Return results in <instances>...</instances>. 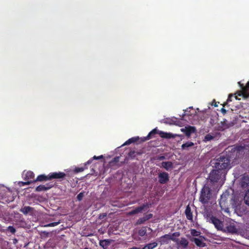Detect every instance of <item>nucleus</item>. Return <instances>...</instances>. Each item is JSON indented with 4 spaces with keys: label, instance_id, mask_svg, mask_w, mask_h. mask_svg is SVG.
Segmentation results:
<instances>
[{
    "label": "nucleus",
    "instance_id": "33",
    "mask_svg": "<svg viewBox=\"0 0 249 249\" xmlns=\"http://www.w3.org/2000/svg\"><path fill=\"white\" fill-rule=\"evenodd\" d=\"M244 200L245 203L249 205V189L248 190V191L246 193L245 196H244Z\"/></svg>",
    "mask_w": 249,
    "mask_h": 249
},
{
    "label": "nucleus",
    "instance_id": "48",
    "mask_svg": "<svg viewBox=\"0 0 249 249\" xmlns=\"http://www.w3.org/2000/svg\"><path fill=\"white\" fill-rule=\"evenodd\" d=\"M200 238H204V236H200Z\"/></svg>",
    "mask_w": 249,
    "mask_h": 249
},
{
    "label": "nucleus",
    "instance_id": "35",
    "mask_svg": "<svg viewBox=\"0 0 249 249\" xmlns=\"http://www.w3.org/2000/svg\"><path fill=\"white\" fill-rule=\"evenodd\" d=\"M87 167H76L74 169V172L77 173L79 172H83L85 169H87Z\"/></svg>",
    "mask_w": 249,
    "mask_h": 249
},
{
    "label": "nucleus",
    "instance_id": "42",
    "mask_svg": "<svg viewBox=\"0 0 249 249\" xmlns=\"http://www.w3.org/2000/svg\"><path fill=\"white\" fill-rule=\"evenodd\" d=\"M218 104H219V102H215V100H213L212 105L213 106H214V107H218Z\"/></svg>",
    "mask_w": 249,
    "mask_h": 249
},
{
    "label": "nucleus",
    "instance_id": "7",
    "mask_svg": "<svg viewBox=\"0 0 249 249\" xmlns=\"http://www.w3.org/2000/svg\"><path fill=\"white\" fill-rule=\"evenodd\" d=\"M159 182L160 184L167 183L169 180L168 173L165 172H160L158 175Z\"/></svg>",
    "mask_w": 249,
    "mask_h": 249
},
{
    "label": "nucleus",
    "instance_id": "14",
    "mask_svg": "<svg viewBox=\"0 0 249 249\" xmlns=\"http://www.w3.org/2000/svg\"><path fill=\"white\" fill-rule=\"evenodd\" d=\"M229 196V194L227 193H223L221 196V198L219 200V203L222 209H223L224 208L226 207L225 203L227 200V196Z\"/></svg>",
    "mask_w": 249,
    "mask_h": 249
},
{
    "label": "nucleus",
    "instance_id": "30",
    "mask_svg": "<svg viewBox=\"0 0 249 249\" xmlns=\"http://www.w3.org/2000/svg\"><path fill=\"white\" fill-rule=\"evenodd\" d=\"M146 227H143L139 230L138 235L141 237H143L146 234Z\"/></svg>",
    "mask_w": 249,
    "mask_h": 249
},
{
    "label": "nucleus",
    "instance_id": "1",
    "mask_svg": "<svg viewBox=\"0 0 249 249\" xmlns=\"http://www.w3.org/2000/svg\"><path fill=\"white\" fill-rule=\"evenodd\" d=\"M156 134H158L162 138L167 139L175 138L176 137L179 136V135L178 134H172V133H168L162 131L158 130L157 129V128H156L153 129L152 131H151L147 136L141 138V141L142 142H144L147 140H149L150 139H151L154 135Z\"/></svg>",
    "mask_w": 249,
    "mask_h": 249
},
{
    "label": "nucleus",
    "instance_id": "12",
    "mask_svg": "<svg viewBox=\"0 0 249 249\" xmlns=\"http://www.w3.org/2000/svg\"><path fill=\"white\" fill-rule=\"evenodd\" d=\"M153 217L152 213H149L144 215L142 217L140 218L136 222V225H141L144 223L146 221L151 219Z\"/></svg>",
    "mask_w": 249,
    "mask_h": 249
},
{
    "label": "nucleus",
    "instance_id": "37",
    "mask_svg": "<svg viewBox=\"0 0 249 249\" xmlns=\"http://www.w3.org/2000/svg\"><path fill=\"white\" fill-rule=\"evenodd\" d=\"M8 230L13 234H14L16 231L15 228L11 226H10L8 227Z\"/></svg>",
    "mask_w": 249,
    "mask_h": 249
},
{
    "label": "nucleus",
    "instance_id": "49",
    "mask_svg": "<svg viewBox=\"0 0 249 249\" xmlns=\"http://www.w3.org/2000/svg\"><path fill=\"white\" fill-rule=\"evenodd\" d=\"M148 229H149V230H151V229L150 228H148Z\"/></svg>",
    "mask_w": 249,
    "mask_h": 249
},
{
    "label": "nucleus",
    "instance_id": "4",
    "mask_svg": "<svg viewBox=\"0 0 249 249\" xmlns=\"http://www.w3.org/2000/svg\"><path fill=\"white\" fill-rule=\"evenodd\" d=\"M206 219L207 221L213 224L215 228L219 231L223 230V222L220 220L216 217L213 216L211 214L207 215Z\"/></svg>",
    "mask_w": 249,
    "mask_h": 249
},
{
    "label": "nucleus",
    "instance_id": "11",
    "mask_svg": "<svg viewBox=\"0 0 249 249\" xmlns=\"http://www.w3.org/2000/svg\"><path fill=\"white\" fill-rule=\"evenodd\" d=\"M181 130L185 134L186 136L189 137L192 133L195 132L196 129L194 126H189L185 127L184 128H182Z\"/></svg>",
    "mask_w": 249,
    "mask_h": 249
},
{
    "label": "nucleus",
    "instance_id": "47",
    "mask_svg": "<svg viewBox=\"0 0 249 249\" xmlns=\"http://www.w3.org/2000/svg\"><path fill=\"white\" fill-rule=\"evenodd\" d=\"M129 249H141L140 248L137 247H133L131 248H130Z\"/></svg>",
    "mask_w": 249,
    "mask_h": 249
},
{
    "label": "nucleus",
    "instance_id": "13",
    "mask_svg": "<svg viewBox=\"0 0 249 249\" xmlns=\"http://www.w3.org/2000/svg\"><path fill=\"white\" fill-rule=\"evenodd\" d=\"M34 209L30 206H24L22 207L19 211L23 213L24 215H27L28 214H30L31 215L33 214Z\"/></svg>",
    "mask_w": 249,
    "mask_h": 249
},
{
    "label": "nucleus",
    "instance_id": "25",
    "mask_svg": "<svg viewBox=\"0 0 249 249\" xmlns=\"http://www.w3.org/2000/svg\"><path fill=\"white\" fill-rule=\"evenodd\" d=\"M140 139L139 137H134L131 138L129 139L127 141H126L123 145H129L131 143H134L135 142H137Z\"/></svg>",
    "mask_w": 249,
    "mask_h": 249
},
{
    "label": "nucleus",
    "instance_id": "31",
    "mask_svg": "<svg viewBox=\"0 0 249 249\" xmlns=\"http://www.w3.org/2000/svg\"><path fill=\"white\" fill-rule=\"evenodd\" d=\"M194 145V143L191 142H187L185 143H183L181 145V148L182 149L185 150L187 149V148L193 146Z\"/></svg>",
    "mask_w": 249,
    "mask_h": 249
},
{
    "label": "nucleus",
    "instance_id": "41",
    "mask_svg": "<svg viewBox=\"0 0 249 249\" xmlns=\"http://www.w3.org/2000/svg\"><path fill=\"white\" fill-rule=\"evenodd\" d=\"M32 182H33V180H30V181H27L26 182H21V183L24 185H29Z\"/></svg>",
    "mask_w": 249,
    "mask_h": 249
},
{
    "label": "nucleus",
    "instance_id": "39",
    "mask_svg": "<svg viewBox=\"0 0 249 249\" xmlns=\"http://www.w3.org/2000/svg\"><path fill=\"white\" fill-rule=\"evenodd\" d=\"M138 213L136 211V209H134V210H131V211L129 212L128 213V214L129 215H134V214H137Z\"/></svg>",
    "mask_w": 249,
    "mask_h": 249
},
{
    "label": "nucleus",
    "instance_id": "34",
    "mask_svg": "<svg viewBox=\"0 0 249 249\" xmlns=\"http://www.w3.org/2000/svg\"><path fill=\"white\" fill-rule=\"evenodd\" d=\"M191 234L193 236H198L200 234V232L195 229H192L191 230Z\"/></svg>",
    "mask_w": 249,
    "mask_h": 249
},
{
    "label": "nucleus",
    "instance_id": "20",
    "mask_svg": "<svg viewBox=\"0 0 249 249\" xmlns=\"http://www.w3.org/2000/svg\"><path fill=\"white\" fill-rule=\"evenodd\" d=\"M192 242H194L195 244L198 247H204L206 244L204 243L201 239L197 238H193L191 239Z\"/></svg>",
    "mask_w": 249,
    "mask_h": 249
},
{
    "label": "nucleus",
    "instance_id": "28",
    "mask_svg": "<svg viewBox=\"0 0 249 249\" xmlns=\"http://www.w3.org/2000/svg\"><path fill=\"white\" fill-rule=\"evenodd\" d=\"M188 241L184 237L181 238V240L179 241V245L184 249L188 247Z\"/></svg>",
    "mask_w": 249,
    "mask_h": 249
},
{
    "label": "nucleus",
    "instance_id": "3",
    "mask_svg": "<svg viewBox=\"0 0 249 249\" xmlns=\"http://www.w3.org/2000/svg\"><path fill=\"white\" fill-rule=\"evenodd\" d=\"M211 195L210 187L209 185L205 184L201 191L200 201L204 204H207L211 198Z\"/></svg>",
    "mask_w": 249,
    "mask_h": 249
},
{
    "label": "nucleus",
    "instance_id": "9",
    "mask_svg": "<svg viewBox=\"0 0 249 249\" xmlns=\"http://www.w3.org/2000/svg\"><path fill=\"white\" fill-rule=\"evenodd\" d=\"M227 120L224 119L220 123L218 124L215 127V129L218 131H223L229 127V124L227 123Z\"/></svg>",
    "mask_w": 249,
    "mask_h": 249
},
{
    "label": "nucleus",
    "instance_id": "2",
    "mask_svg": "<svg viewBox=\"0 0 249 249\" xmlns=\"http://www.w3.org/2000/svg\"><path fill=\"white\" fill-rule=\"evenodd\" d=\"M230 161L228 157L220 156L217 160L215 164V168L226 174V170L230 168Z\"/></svg>",
    "mask_w": 249,
    "mask_h": 249
},
{
    "label": "nucleus",
    "instance_id": "21",
    "mask_svg": "<svg viewBox=\"0 0 249 249\" xmlns=\"http://www.w3.org/2000/svg\"><path fill=\"white\" fill-rule=\"evenodd\" d=\"M185 213L188 220L191 221L193 220V214L191 212V208L189 205H187L186 208Z\"/></svg>",
    "mask_w": 249,
    "mask_h": 249
},
{
    "label": "nucleus",
    "instance_id": "36",
    "mask_svg": "<svg viewBox=\"0 0 249 249\" xmlns=\"http://www.w3.org/2000/svg\"><path fill=\"white\" fill-rule=\"evenodd\" d=\"M84 196V192L80 193L77 196V199L78 201H81Z\"/></svg>",
    "mask_w": 249,
    "mask_h": 249
},
{
    "label": "nucleus",
    "instance_id": "46",
    "mask_svg": "<svg viewBox=\"0 0 249 249\" xmlns=\"http://www.w3.org/2000/svg\"><path fill=\"white\" fill-rule=\"evenodd\" d=\"M165 157L164 156H160L158 157V159L159 160H163L165 159Z\"/></svg>",
    "mask_w": 249,
    "mask_h": 249
},
{
    "label": "nucleus",
    "instance_id": "22",
    "mask_svg": "<svg viewBox=\"0 0 249 249\" xmlns=\"http://www.w3.org/2000/svg\"><path fill=\"white\" fill-rule=\"evenodd\" d=\"M49 180V175H40L37 176L36 178V179H34L33 180V182H35L36 181H47Z\"/></svg>",
    "mask_w": 249,
    "mask_h": 249
},
{
    "label": "nucleus",
    "instance_id": "24",
    "mask_svg": "<svg viewBox=\"0 0 249 249\" xmlns=\"http://www.w3.org/2000/svg\"><path fill=\"white\" fill-rule=\"evenodd\" d=\"M151 204L150 203H145L143 204L141 206L138 207L136 208H135L136 211L138 213H141L142 210L144 209H148L150 206Z\"/></svg>",
    "mask_w": 249,
    "mask_h": 249
},
{
    "label": "nucleus",
    "instance_id": "43",
    "mask_svg": "<svg viewBox=\"0 0 249 249\" xmlns=\"http://www.w3.org/2000/svg\"><path fill=\"white\" fill-rule=\"evenodd\" d=\"M106 216H107L106 213H103V214H100L99 218L100 219H102V218H104L105 217H106Z\"/></svg>",
    "mask_w": 249,
    "mask_h": 249
},
{
    "label": "nucleus",
    "instance_id": "40",
    "mask_svg": "<svg viewBox=\"0 0 249 249\" xmlns=\"http://www.w3.org/2000/svg\"><path fill=\"white\" fill-rule=\"evenodd\" d=\"M226 103H224L223 105V107H225V106L226 105ZM221 112L223 114H225L227 112V110L224 108V107H222L221 109Z\"/></svg>",
    "mask_w": 249,
    "mask_h": 249
},
{
    "label": "nucleus",
    "instance_id": "5",
    "mask_svg": "<svg viewBox=\"0 0 249 249\" xmlns=\"http://www.w3.org/2000/svg\"><path fill=\"white\" fill-rule=\"evenodd\" d=\"M245 146L242 145L236 146L232 149V155L233 156L235 155L234 160L235 161L238 162V160L244 156L245 154Z\"/></svg>",
    "mask_w": 249,
    "mask_h": 249
},
{
    "label": "nucleus",
    "instance_id": "26",
    "mask_svg": "<svg viewBox=\"0 0 249 249\" xmlns=\"http://www.w3.org/2000/svg\"><path fill=\"white\" fill-rule=\"evenodd\" d=\"M34 177H35L34 173L31 171H27L26 172V173L25 174V177H24V179L28 180L29 181V180L34 179Z\"/></svg>",
    "mask_w": 249,
    "mask_h": 249
},
{
    "label": "nucleus",
    "instance_id": "16",
    "mask_svg": "<svg viewBox=\"0 0 249 249\" xmlns=\"http://www.w3.org/2000/svg\"><path fill=\"white\" fill-rule=\"evenodd\" d=\"M112 240L110 239H105L101 240L99 241V245L103 248V249H107L110 246Z\"/></svg>",
    "mask_w": 249,
    "mask_h": 249
},
{
    "label": "nucleus",
    "instance_id": "27",
    "mask_svg": "<svg viewBox=\"0 0 249 249\" xmlns=\"http://www.w3.org/2000/svg\"><path fill=\"white\" fill-rule=\"evenodd\" d=\"M158 246L157 243L154 242L146 244L142 249H153Z\"/></svg>",
    "mask_w": 249,
    "mask_h": 249
},
{
    "label": "nucleus",
    "instance_id": "29",
    "mask_svg": "<svg viewBox=\"0 0 249 249\" xmlns=\"http://www.w3.org/2000/svg\"><path fill=\"white\" fill-rule=\"evenodd\" d=\"M101 159H103V156L101 155L99 156H94L92 157V158L89 159L87 162L85 163V166H86L87 165H89L91 163L93 160H100Z\"/></svg>",
    "mask_w": 249,
    "mask_h": 249
},
{
    "label": "nucleus",
    "instance_id": "6",
    "mask_svg": "<svg viewBox=\"0 0 249 249\" xmlns=\"http://www.w3.org/2000/svg\"><path fill=\"white\" fill-rule=\"evenodd\" d=\"M222 176L225 177V174L217 169H215L211 172L209 176V178L211 182L214 183L217 182L221 178Z\"/></svg>",
    "mask_w": 249,
    "mask_h": 249
},
{
    "label": "nucleus",
    "instance_id": "19",
    "mask_svg": "<svg viewBox=\"0 0 249 249\" xmlns=\"http://www.w3.org/2000/svg\"><path fill=\"white\" fill-rule=\"evenodd\" d=\"M224 230L231 233H235L237 232V230L235 226L233 224H230L226 226V229Z\"/></svg>",
    "mask_w": 249,
    "mask_h": 249
},
{
    "label": "nucleus",
    "instance_id": "38",
    "mask_svg": "<svg viewBox=\"0 0 249 249\" xmlns=\"http://www.w3.org/2000/svg\"><path fill=\"white\" fill-rule=\"evenodd\" d=\"M59 224V222H52L46 225L47 227H54L57 226Z\"/></svg>",
    "mask_w": 249,
    "mask_h": 249
},
{
    "label": "nucleus",
    "instance_id": "32",
    "mask_svg": "<svg viewBox=\"0 0 249 249\" xmlns=\"http://www.w3.org/2000/svg\"><path fill=\"white\" fill-rule=\"evenodd\" d=\"M164 235L161 236L159 239V241L160 242V244H167L168 243L169 240H170V239L167 238H164Z\"/></svg>",
    "mask_w": 249,
    "mask_h": 249
},
{
    "label": "nucleus",
    "instance_id": "17",
    "mask_svg": "<svg viewBox=\"0 0 249 249\" xmlns=\"http://www.w3.org/2000/svg\"><path fill=\"white\" fill-rule=\"evenodd\" d=\"M220 135H221V134H220V133H219V132L214 133L213 134V135L209 133V134H207L205 136L204 141L205 142L210 141H211V140L214 139V138L215 137H220Z\"/></svg>",
    "mask_w": 249,
    "mask_h": 249
},
{
    "label": "nucleus",
    "instance_id": "10",
    "mask_svg": "<svg viewBox=\"0 0 249 249\" xmlns=\"http://www.w3.org/2000/svg\"><path fill=\"white\" fill-rule=\"evenodd\" d=\"M53 186L52 183H47L46 185H40L36 188V192H41L47 191Z\"/></svg>",
    "mask_w": 249,
    "mask_h": 249
},
{
    "label": "nucleus",
    "instance_id": "23",
    "mask_svg": "<svg viewBox=\"0 0 249 249\" xmlns=\"http://www.w3.org/2000/svg\"><path fill=\"white\" fill-rule=\"evenodd\" d=\"M161 167L168 171L173 168V163L171 161H163L161 163Z\"/></svg>",
    "mask_w": 249,
    "mask_h": 249
},
{
    "label": "nucleus",
    "instance_id": "15",
    "mask_svg": "<svg viewBox=\"0 0 249 249\" xmlns=\"http://www.w3.org/2000/svg\"><path fill=\"white\" fill-rule=\"evenodd\" d=\"M180 233L179 232H175L172 233L171 235L169 234H166L164 235V238H167L170 239V240H172L174 242L178 241V239H176V237H179L180 236Z\"/></svg>",
    "mask_w": 249,
    "mask_h": 249
},
{
    "label": "nucleus",
    "instance_id": "8",
    "mask_svg": "<svg viewBox=\"0 0 249 249\" xmlns=\"http://www.w3.org/2000/svg\"><path fill=\"white\" fill-rule=\"evenodd\" d=\"M48 175L49 180L53 179H62L64 178L66 176V175L65 173L61 172H52L49 173Z\"/></svg>",
    "mask_w": 249,
    "mask_h": 249
},
{
    "label": "nucleus",
    "instance_id": "44",
    "mask_svg": "<svg viewBox=\"0 0 249 249\" xmlns=\"http://www.w3.org/2000/svg\"><path fill=\"white\" fill-rule=\"evenodd\" d=\"M232 97V95H229V96H228V99H227V102H229L231 101Z\"/></svg>",
    "mask_w": 249,
    "mask_h": 249
},
{
    "label": "nucleus",
    "instance_id": "18",
    "mask_svg": "<svg viewBox=\"0 0 249 249\" xmlns=\"http://www.w3.org/2000/svg\"><path fill=\"white\" fill-rule=\"evenodd\" d=\"M143 153L142 150L136 151L135 150H131L128 154V156L131 159H135L137 156L141 155Z\"/></svg>",
    "mask_w": 249,
    "mask_h": 249
},
{
    "label": "nucleus",
    "instance_id": "45",
    "mask_svg": "<svg viewBox=\"0 0 249 249\" xmlns=\"http://www.w3.org/2000/svg\"><path fill=\"white\" fill-rule=\"evenodd\" d=\"M119 160V157H116L114 158L113 161L114 162H118Z\"/></svg>",
    "mask_w": 249,
    "mask_h": 249
}]
</instances>
